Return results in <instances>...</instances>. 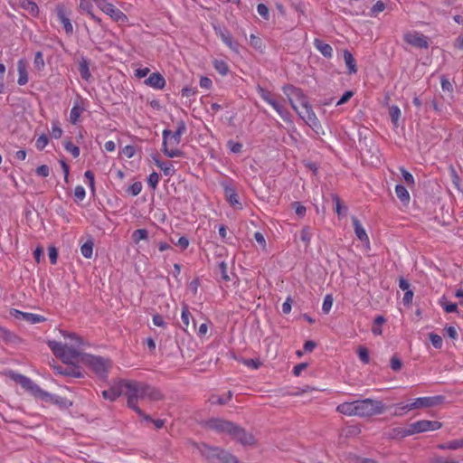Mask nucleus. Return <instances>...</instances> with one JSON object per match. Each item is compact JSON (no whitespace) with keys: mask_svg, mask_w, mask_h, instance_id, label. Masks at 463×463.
<instances>
[{"mask_svg":"<svg viewBox=\"0 0 463 463\" xmlns=\"http://www.w3.org/2000/svg\"><path fill=\"white\" fill-rule=\"evenodd\" d=\"M162 399L161 392L146 383L131 381L127 386V405L144 420H151V417L139 408L138 401L156 402Z\"/></svg>","mask_w":463,"mask_h":463,"instance_id":"f257e3e1","label":"nucleus"},{"mask_svg":"<svg viewBox=\"0 0 463 463\" xmlns=\"http://www.w3.org/2000/svg\"><path fill=\"white\" fill-rule=\"evenodd\" d=\"M216 33L222 39V41L233 52H239V43L232 40V34L226 29L222 30L221 28H215Z\"/></svg>","mask_w":463,"mask_h":463,"instance_id":"6ab92c4d","label":"nucleus"},{"mask_svg":"<svg viewBox=\"0 0 463 463\" xmlns=\"http://www.w3.org/2000/svg\"><path fill=\"white\" fill-rule=\"evenodd\" d=\"M282 90L286 95L290 106L295 111H298L297 103H299L302 107L306 106V104L308 102L307 96L299 88H297L293 85H285L282 87Z\"/></svg>","mask_w":463,"mask_h":463,"instance_id":"6e6552de","label":"nucleus"},{"mask_svg":"<svg viewBox=\"0 0 463 463\" xmlns=\"http://www.w3.org/2000/svg\"><path fill=\"white\" fill-rule=\"evenodd\" d=\"M315 48L320 52V53L327 58L330 59L333 57V48L330 44L324 43L322 40L318 38L314 39L313 43Z\"/></svg>","mask_w":463,"mask_h":463,"instance_id":"4be33fe9","label":"nucleus"},{"mask_svg":"<svg viewBox=\"0 0 463 463\" xmlns=\"http://www.w3.org/2000/svg\"><path fill=\"white\" fill-rule=\"evenodd\" d=\"M80 253L86 259H90L93 254V241L89 240L80 247Z\"/></svg>","mask_w":463,"mask_h":463,"instance_id":"e433bc0d","label":"nucleus"},{"mask_svg":"<svg viewBox=\"0 0 463 463\" xmlns=\"http://www.w3.org/2000/svg\"><path fill=\"white\" fill-rule=\"evenodd\" d=\"M79 72L81 78L87 81L91 78V73L89 68V61L87 59L82 58L79 62Z\"/></svg>","mask_w":463,"mask_h":463,"instance_id":"c756f323","label":"nucleus"},{"mask_svg":"<svg viewBox=\"0 0 463 463\" xmlns=\"http://www.w3.org/2000/svg\"><path fill=\"white\" fill-rule=\"evenodd\" d=\"M312 234L310 233L308 228L305 227L302 229L300 233V239L302 241L308 245L311 241Z\"/></svg>","mask_w":463,"mask_h":463,"instance_id":"0e129e2a","label":"nucleus"},{"mask_svg":"<svg viewBox=\"0 0 463 463\" xmlns=\"http://www.w3.org/2000/svg\"><path fill=\"white\" fill-rule=\"evenodd\" d=\"M269 105H270L275 109V111L280 116V118L283 120H289V112L276 99H273Z\"/></svg>","mask_w":463,"mask_h":463,"instance_id":"cd10ccee","label":"nucleus"},{"mask_svg":"<svg viewBox=\"0 0 463 463\" xmlns=\"http://www.w3.org/2000/svg\"><path fill=\"white\" fill-rule=\"evenodd\" d=\"M21 7L33 16H36L39 13L37 5L32 0H22Z\"/></svg>","mask_w":463,"mask_h":463,"instance_id":"72a5a7b5","label":"nucleus"},{"mask_svg":"<svg viewBox=\"0 0 463 463\" xmlns=\"http://www.w3.org/2000/svg\"><path fill=\"white\" fill-rule=\"evenodd\" d=\"M385 9V5L383 1H377L371 8V15L376 16L379 13Z\"/></svg>","mask_w":463,"mask_h":463,"instance_id":"5fc2aeb1","label":"nucleus"},{"mask_svg":"<svg viewBox=\"0 0 463 463\" xmlns=\"http://www.w3.org/2000/svg\"><path fill=\"white\" fill-rule=\"evenodd\" d=\"M74 196L78 201H82L86 196V191L83 186L77 185L74 189Z\"/></svg>","mask_w":463,"mask_h":463,"instance_id":"052dcab7","label":"nucleus"},{"mask_svg":"<svg viewBox=\"0 0 463 463\" xmlns=\"http://www.w3.org/2000/svg\"><path fill=\"white\" fill-rule=\"evenodd\" d=\"M63 146L65 150L71 153L74 158H77L80 156V151L79 146H75L71 141H66Z\"/></svg>","mask_w":463,"mask_h":463,"instance_id":"37998d69","label":"nucleus"},{"mask_svg":"<svg viewBox=\"0 0 463 463\" xmlns=\"http://www.w3.org/2000/svg\"><path fill=\"white\" fill-rule=\"evenodd\" d=\"M85 364L100 378L107 377L110 361L100 356L89 354L84 359Z\"/></svg>","mask_w":463,"mask_h":463,"instance_id":"0eeeda50","label":"nucleus"},{"mask_svg":"<svg viewBox=\"0 0 463 463\" xmlns=\"http://www.w3.org/2000/svg\"><path fill=\"white\" fill-rule=\"evenodd\" d=\"M159 168L163 171L164 175L166 176H172L175 170L172 163H165L159 165Z\"/></svg>","mask_w":463,"mask_h":463,"instance_id":"3c124183","label":"nucleus"},{"mask_svg":"<svg viewBox=\"0 0 463 463\" xmlns=\"http://www.w3.org/2000/svg\"><path fill=\"white\" fill-rule=\"evenodd\" d=\"M399 170L407 185L410 187H413L415 185V180L413 175L410 172H408L403 166H400Z\"/></svg>","mask_w":463,"mask_h":463,"instance_id":"ea45409f","label":"nucleus"},{"mask_svg":"<svg viewBox=\"0 0 463 463\" xmlns=\"http://www.w3.org/2000/svg\"><path fill=\"white\" fill-rule=\"evenodd\" d=\"M213 68L222 76H225L229 73L230 68L228 63L223 60H214Z\"/></svg>","mask_w":463,"mask_h":463,"instance_id":"f704fd0d","label":"nucleus"},{"mask_svg":"<svg viewBox=\"0 0 463 463\" xmlns=\"http://www.w3.org/2000/svg\"><path fill=\"white\" fill-rule=\"evenodd\" d=\"M333 302H334V299H333L332 295L328 294L325 297L323 304H322V311L325 314H328L330 312L332 306H333Z\"/></svg>","mask_w":463,"mask_h":463,"instance_id":"09e8293b","label":"nucleus"},{"mask_svg":"<svg viewBox=\"0 0 463 463\" xmlns=\"http://www.w3.org/2000/svg\"><path fill=\"white\" fill-rule=\"evenodd\" d=\"M344 61L348 69L349 74H354L357 72L356 61L353 54L348 50L343 52Z\"/></svg>","mask_w":463,"mask_h":463,"instance_id":"a878e982","label":"nucleus"},{"mask_svg":"<svg viewBox=\"0 0 463 463\" xmlns=\"http://www.w3.org/2000/svg\"><path fill=\"white\" fill-rule=\"evenodd\" d=\"M438 448L439 449H449V450H456L458 449H463V438L459 439H453L447 443L439 444L438 445Z\"/></svg>","mask_w":463,"mask_h":463,"instance_id":"2f4dec72","label":"nucleus"},{"mask_svg":"<svg viewBox=\"0 0 463 463\" xmlns=\"http://www.w3.org/2000/svg\"><path fill=\"white\" fill-rule=\"evenodd\" d=\"M231 436L243 445H250L254 443V437L235 424L234 430L232 431Z\"/></svg>","mask_w":463,"mask_h":463,"instance_id":"dca6fc26","label":"nucleus"},{"mask_svg":"<svg viewBox=\"0 0 463 463\" xmlns=\"http://www.w3.org/2000/svg\"><path fill=\"white\" fill-rule=\"evenodd\" d=\"M431 463H458V461L437 456L431 459Z\"/></svg>","mask_w":463,"mask_h":463,"instance_id":"774afa93","label":"nucleus"},{"mask_svg":"<svg viewBox=\"0 0 463 463\" xmlns=\"http://www.w3.org/2000/svg\"><path fill=\"white\" fill-rule=\"evenodd\" d=\"M17 71H18V80L17 83L20 86H24L28 82V72L26 67V61L24 59H21L17 62Z\"/></svg>","mask_w":463,"mask_h":463,"instance_id":"5701e85b","label":"nucleus"},{"mask_svg":"<svg viewBox=\"0 0 463 463\" xmlns=\"http://www.w3.org/2000/svg\"><path fill=\"white\" fill-rule=\"evenodd\" d=\"M192 317L190 311H189V307H188V305L187 304H183V307H182V313H181V320H182V329L184 331V332H187V328L189 326V323H190V317Z\"/></svg>","mask_w":463,"mask_h":463,"instance_id":"473e14b6","label":"nucleus"},{"mask_svg":"<svg viewBox=\"0 0 463 463\" xmlns=\"http://www.w3.org/2000/svg\"><path fill=\"white\" fill-rule=\"evenodd\" d=\"M292 206L297 215H298L299 217H304L306 215L307 209L299 202H294L292 203Z\"/></svg>","mask_w":463,"mask_h":463,"instance_id":"13d9d810","label":"nucleus"},{"mask_svg":"<svg viewBox=\"0 0 463 463\" xmlns=\"http://www.w3.org/2000/svg\"><path fill=\"white\" fill-rule=\"evenodd\" d=\"M186 132V125L184 121H179L177 123V128L175 132H172L169 129H164L163 136V152L164 154L170 157H177L183 155V152L177 148H174L177 146L181 142V137Z\"/></svg>","mask_w":463,"mask_h":463,"instance_id":"20e7f679","label":"nucleus"},{"mask_svg":"<svg viewBox=\"0 0 463 463\" xmlns=\"http://www.w3.org/2000/svg\"><path fill=\"white\" fill-rule=\"evenodd\" d=\"M142 187L141 182H135L128 188V193L132 196H137L141 193Z\"/></svg>","mask_w":463,"mask_h":463,"instance_id":"8fccbe9b","label":"nucleus"},{"mask_svg":"<svg viewBox=\"0 0 463 463\" xmlns=\"http://www.w3.org/2000/svg\"><path fill=\"white\" fill-rule=\"evenodd\" d=\"M430 341L431 342L432 345L438 349L441 348L443 344L441 336L434 333L430 334Z\"/></svg>","mask_w":463,"mask_h":463,"instance_id":"864d4df0","label":"nucleus"},{"mask_svg":"<svg viewBox=\"0 0 463 463\" xmlns=\"http://www.w3.org/2000/svg\"><path fill=\"white\" fill-rule=\"evenodd\" d=\"M410 402L403 403L400 402L394 405V412L393 415L397 417H401L407 413L408 411H411V409H409Z\"/></svg>","mask_w":463,"mask_h":463,"instance_id":"58836bf2","label":"nucleus"},{"mask_svg":"<svg viewBox=\"0 0 463 463\" xmlns=\"http://www.w3.org/2000/svg\"><path fill=\"white\" fill-rule=\"evenodd\" d=\"M395 194L399 200L407 204L410 202V194L407 188L402 184H396L395 186Z\"/></svg>","mask_w":463,"mask_h":463,"instance_id":"7c9ffc66","label":"nucleus"},{"mask_svg":"<svg viewBox=\"0 0 463 463\" xmlns=\"http://www.w3.org/2000/svg\"><path fill=\"white\" fill-rule=\"evenodd\" d=\"M47 345L55 356L61 358L67 364L78 360L80 354L75 346H69L55 340H49Z\"/></svg>","mask_w":463,"mask_h":463,"instance_id":"423d86ee","label":"nucleus"},{"mask_svg":"<svg viewBox=\"0 0 463 463\" xmlns=\"http://www.w3.org/2000/svg\"><path fill=\"white\" fill-rule=\"evenodd\" d=\"M384 406L382 402L364 399L351 402H343L336 407V411L346 416L370 417L383 413Z\"/></svg>","mask_w":463,"mask_h":463,"instance_id":"f03ea898","label":"nucleus"},{"mask_svg":"<svg viewBox=\"0 0 463 463\" xmlns=\"http://www.w3.org/2000/svg\"><path fill=\"white\" fill-rule=\"evenodd\" d=\"M0 340L5 343H17L20 338L7 328L0 326Z\"/></svg>","mask_w":463,"mask_h":463,"instance_id":"bb28decb","label":"nucleus"},{"mask_svg":"<svg viewBox=\"0 0 463 463\" xmlns=\"http://www.w3.org/2000/svg\"><path fill=\"white\" fill-rule=\"evenodd\" d=\"M409 426L412 436L418 433L439 430L442 427V423L437 420H420L411 423Z\"/></svg>","mask_w":463,"mask_h":463,"instance_id":"9d476101","label":"nucleus"},{"mask_svg":"<svg viewBox=\"0 0 463 463\" xmlns=\"http://www.w3.org/2000/svg\"><path fill=\"white\" fill-rule=\"evenodd\" d=\"M56 15L60 23L62 24L65 33L68 35H71L73 33V26L70 19L71 11L64 5H58L56 7Z\"/></svg>","mask_w":463,"mask_h":463,"instance_id":"ddd939ff","label":"nucleus"},{"mask_svg":"<svg viewBox=\"0 0 463 463\" xmlns=\"http://www.w3.org/2000/svg\"><path fill=\"white\" fill-rule=\"evenodd\" d=\"M152 321H153V324L156 326L163 327V328L166 327V323L165 322L164 317L159 314L154 315L152 317Z\"/></svg>","mask_w":463,"mask_h":463,"instance_id":"e2e57ef3","label":"nucleus"},{"mask_svg":"<svg viewBox=\"0 0 463 463\" xmlns=\"http://www.w3.org/2000/svg\"><path fill=\"white\" fill-rule=\"evenodd\" d=\"M352 222H353L354 233H355L357 239L359 241H361L362 242H365V243L369 244V237L365 232L364 228L363 227L362 223L360 222V221L356 217L353 216Z\"/></svg>","mask_w":463,"mask_h":463,"instance_id":"412c9836","label":"nucleus"},{"mask_svg":"<svg viewBox=\"0 0 463 463\" xmlns=\"http://www.w3.org/2000/svg\"><path fill=\"white\" fill-rule=\"evenodd\" d=\"M101 394L105 400H109L110 402H114L118 398L111 387H109L108 390L102 391Z\"/></svg>","mask_w":463,"mask_h":463,"instance_id":"69168bd1","label":"nucleus"},{"mask_svg":"<svg viewBox=\"0 0 463 463\" xmlns=\"http://www.w3.org/2000/svg\"><path fill=\"white\" fill-rule=\"evenodd\" d=\"M385 322V318L383 316H378L374 318L373 326L372 327V333L374 335H381L383 333L382 325Z\"/></svg>","mask_w":463,"mask_h":463,"instance_id":"4c0bfd02","label":"nucleus"},{"mask_svg":"<svg viewBox=\"0 0 463 463\" xmlns=\"http://www.w3.org/2000/svg\"><path fill=\"white\" fill-rule=\"evenodd\" d=\"M33 65L36 70L42 71L44 68V60L42 52H37L34 55Z\"/></svg>","mask_w":463,"mask_h":463,"instance_id":"49530a36","label":"nucleus"},{"mask_svg":"<svg viewBox=\"0 0 463 463\" xmlns=\"http://www.w3.org/2000/svg\"><path fill=\"white\" fill-rule=\"evenodd\" d=\"M49 143V138L45 134L41 135L35 142V146L38 150H43Z\"/></svg>","mask_w":463,"mask_h":463,"instance_id":"603ef678","label":"nucleus"},{"mask_svg":"<svg viewBox=\"0 0 463 463\" xmlns=\"http://www.w3.org/2000/svg\"><path fill=\"white\" fill-rule=\"evenodd\" d=\"M36 174L42 177H47L50 175V168L46 165H42L36 168Z\"/></svg>","mask_w":463,"mask_h":463,"instance_id":"338daca9","label":"nucleus"},{"mask_svg":"<svg viewBox=\"0 0 463 463\" xmlns=\"http://www.w3.org/2000/svg\"><path fill=\"white\" fill-rule=\"evenodd\" d=\"M257 92L260 96V98L268 104H269L271 100L275 99L274 95L270 91L265 90L260 86L257 87Z\"/></svg>","mask_w":463,"mask_h":463,"instance_id":"a19ab883","label":"nucleus"},{"mask_svg":"<svg viewBox=\"0 0 463 463\" xmlns=\"http://www.w3.org/2000/svg\"><path fill=\"white\" fill-rule=\"evenodd\" d=\"M386 435L389 439H403L405 437L411 436V430H410V426H408V428H402V427L392 428L386 433Z\"/></svg>","mask_w":463,"mask_h":463,"instance_id":"b1692460","label":"nucleus"},{"mask_svg":"<svg viewBox=\"0 0 463 463\" xmlns=\"http://www.w3.org/2000/svg\"><path fill=\"white\" fill-rule=\"evenodd\" d=\"M10 377L15 383H19L25 391L42 401L55 404H60L62 402V398L42 390L39 385L25 375L12 372L10 373Z\"/></svg>","mask_w":463,"mask_h":463,"instance_id":"7ed1b4c3","label":"nucleus"},{"mask_svg":"<svg viewBox=\"0 0 463 463\" xmlns=\"http://www.w3.org/2000/svg\"><path fill=\"white\" fill-rule=\"evenodd\" d=\"M227 146L229 147L231 152L235 153V154L241 153V151L242 149V144L240 142H235L233 140H229L227 142Z\"/></svg>","mask_w":463,"mask_h":463,"instance_id":"4d7b16f0","label":"nucleus"},{"mask_svg":"<svg viewBox=\"0 0 463 463\" xmlns=\"http://www.w3.org/2000/svg\"><path fill=\"white\" fill-rule=\"evenodd\" d=\"M445 397L443 395L419 397L410 402L409 409L416 410L420 408H431L443 403Z\"/></svg>","mask_w":463,"mask_h":463,"instance_id":"1a4fd4ad","label":"nucleus"},{"mask_svg":"<svg viewBox=\"0 0 463 463\" xmlns=\"http://www.w3.org/2000/svg\"><path fill=\"white\" fill-rule=\"evenodd\" d=\"M207 427L219 433L232 434L234 430V423L222 419H211L206 423Z\"/></svg>","mask_w":463,"mask_h":463,"instance_id":"f8f14e48","label":"nucleus"},{"mask_svg":"<svg viewBox=\"0 0 463 463\" xmlns=\"http://www.w3.org/2000/svg\"><path fill=\"white\" fill-rule=\"evenodd\" d=\"M145 84L155 90H163L165 86V80L161 73L153 72L145 80Z\"/></svg>","mask_w":463,"mask_h":463,"instance_id":"f3484780","label":"nucleus"},{"mask_svg":"<svg viewBox=\"0 0 463 463\" xmlns=\"http://www.w3.org/2000/svg\"><path fill=\"white\" fill-rule=\"evenodd\" d=\"M129 383H131V381L121 380L115 383L110 387L112 388L113 392H115L118 398L120 395H125L127 397V386Z\"/></svg>","mask_w":463,"mask_h":463,"instance_id":"c85d7f7f","label":"nucleus"},{"mask_svg":"<svg viewBox=\"0 0 463 463\" xmlns=\"http://www.w3.org/2000/svg\"><path fill=\"white\" fill-rule=\"evenodd\" d=\"M402 366V363L401 361V359L396 356V355H393L392 358H391V368L397 372V371H400L401 368Z\"/></svg>","mask_w":463,"mask_h":463,"instance_id":"680f3d73","label":"nucleus"},{"mask_svg":"<svg viewBox=\"0 0 463 463\" xmlns=\"http://www.w3.org/2000/svg\"><path fill=\"white\" fill-rule=\"evenodd\" d=\"M160 181V175L156 172H152L147 178V184L152 189H156Z\"/></svg>","mask_w":463,"mask_h":463,"instance_id":"de8ad7c7","label":"nucleus"},{"mask_svg":"<svg viewBox=\"0 0 463 463\" xmlns=\"http://www.w3.org/2000/svg\"><path fill=\"white\" fill-rule=\"evenodd\" d=\"M200 450L209 463H238L235 456L221 448L203 444Z\"/></svg>","mask_w":463,"mask_h":463,"instance_id":"39448f33","label":"nucleus"},{"mask_svg":"<svg viewBox=\"0 0 463 463\" xmlns=\"http://www.w3.org/2000/svg\"><path fill=\"white\" fill-rule=\"evenodd\" d=\"M257 12L258 14L265 20H269V8L266 5L264 4H259L257 5Z\"/></svg>","mask_w":463,"mask_h":463,"instance_id":"6e6d98bb","label":"nucleus"},{"mask_svg":"<svg viewBox=\"0 0 463 463\" xmlns=\"http://www.w3.org/2000/svg\"><path fill=\"white\" fill-rule=\"evenodd\" d=\"M357 354L363 364H369L370 356H369L368 349L366 347L359 346V348L357 350Z\"/></svg>","mask_w":463,"mask_h":463,"instance_id":"c03bdc74","label":"nucleus"},{"mask_svg":"<svg viewBox=\"0 0 463 463\" xmlns=\"http://www.w3.org/2000/svg\"><path fill=\"white\" fill-rule=\"evenodd\" d=\"M403 40L408 44L419 48V49H428L429 42L428 38L419 32H407L403 34Z\"/></svg>","mask_w":463,"mask_h":463,"instance_id":"9b49d317","label":"nucleus"},{"mask_svg":"<svg viewBox=\"0 0 463 463\" xmlns=\"http://www.w3.org/2000/svg\"><path fill=\"white\" fill-rule=\"evenodd\" d=\"M85 110L82 100H76L70 111L69 120L72 125H76L80 121V115Z\"/></svg>","mask_w":463,"mask_h":463,"instance_id":"aec40b11","label":"nucleus"},{"mask_svg":"<svg viewBox=\"0 0 463 463\" xmlns=\"http://www.w3.org/2000/svg\"><path fill=\"white\" fill-rule=\"evenodd\" d=\"M80 9L85 12L95 23L99 24H101V19L96 16L92 12L93 5L91 0H80Z\"/></svg>","mask_w":463,"mask_h":463,"instance_id":"393cba45","label":"nucleus"},{"mask_svg":"<svg viewBox=\"0 0 463 463\" xmlns=\"http://www.w3.org/2000/svg\"><path fill=\"white\" fill-rule=\"evenodd\" d=\"M401 116V109L397 106H392L390 108V117L392 121L396 124Z\"/></svg>","mask_w":463,"mask_h":463,"instance_id":"bf43d9fd","label":"nucleus"},{"mask_svg":"<svg viewBox=\"0 0 463 463\" xmlns=\"http://www.w3.org/2000/svg\"><path fill=\"white\" fill-rule=\"evenodd\" d=\"M147 237L148 232L146 229H137L132 234V238L136 243L139 242L140 241L146 240Z\"/></svg>","mask_w":463,"mask_h":463,"instance_id":"79ce46f5","label":"nucleus"},{"mask_svg":"<svg viewBox=\"0 0 463 463\" xmlns=\"http://www.w3.org/2000/svg\"><path fill=\"white\" fill-rule=\"evenodd\" d=\"M222 187L224 190V195L229 203L236 209H241L242 205L239 200V196L235 187L229 183L222 184Z\"/></svg>","mask_w":463,"mask_h":463,"instance_id":"2eb2a0df","label":"nucleus"},{"mask_svg":"<svg viewBox=\"0 0 463 463\" xmlns=\"http://www.w3.org/2000/svg\"><path fill=\"white\" fill-rule=\"evenodd\" d=\"M62 132L63 131H62L61 128L60 127L59 121H57V120L52 121V131H51L52 137L55 139H59L62 136Z\"/></svg>","mask_w":463,"mask_h":463,"instance_id":"a18cd8bd","label":"nucleus"},{"mask_svg":"<svg viewBox=\"0 0 463 463\" xmlns=\"http://www.w3.org/2000/svg\"><path fill=\"white\" fill-rule=\"evenodd\" d=\"M24 321L28 322L29 324L34 325L39 324L46 321V318L39 314H33V313H25V317L24 319Z\"/></svg>","mask_w":463,"mask_h":463,"instance_id":"c9c22d12","label":"nucleus"},{"mask_svg":"<svg viewBox=\"0 0 463 463\" xmlns=\"http://www.w3.org/2000/svg\"><path fill=\"white\" fill-rule=\"evenodd\" d=\"M303 111H296L299 117L311 128H315L319 126V120L312 109L309 102L306 106H302Z\"/></svg>","mask_w":463,"mask_h":463,"instance_id":"4468645a","label":"nucleus"},{"mask_svg":"<svg viewBox=\"0 0 463 463\" xmlns=\"http://www.w3.org/2000/svg\"><path fill=\"white\" fill-rule=\"evenodd\" d=\"M103 13L110 16L112 20L118 23L125 24L128 20V16L111 3L107 6Z\"/></svg>","mask_w":463,"mask_h":463,"instance_id":"a211bd4d","label":"nucleus"}]
</instances>
